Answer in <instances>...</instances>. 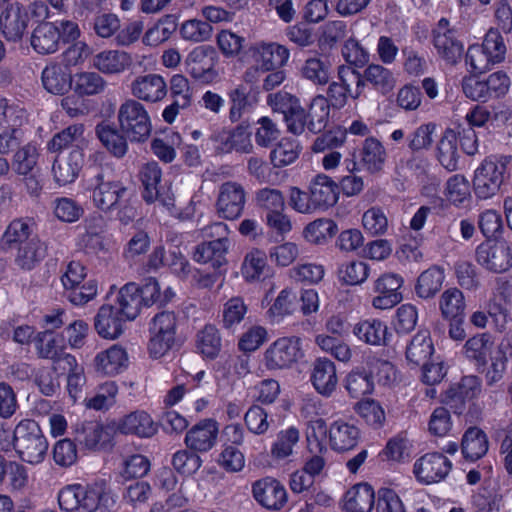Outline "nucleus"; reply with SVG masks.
I'll return each mask as SVG.
<instances>
[{
	"label": "nucleus",
	"mask_w": 512,
	"mask_h": 512,
	"mask_svg": "<svg viewBox=\"0 0 512 512\" xmlns=\"http://www.w3.org/2000/svg\"><path fill=\"white\" fill-rule=\"evenodd\" d=\"M246 57L251 67L245 71L244 81L254 84L261 74L284 67L289 61L290 51L278 42L260 40L249 45Z\"/></svg>",
	"instance_id": "obj_1"
},
{
	"label": "nucleus",
	"mask_w": 512,
	"mask_h": 512,
	"mask_svg": "<svg viewBox=\"0 0 512 512\" xmlns=\"http://www.w3.org/2000/svg\"><path fill=\"white\" fill-rule=\"evenodd\" d=\"M13 446L23 461L38 464L46 456L48 441L36 421L23 419L14 429Z\"/></svg>",
	"instance_id": "obj_2"
},
{
	"label": "nucleus",
	"mask_w": 512,
	"mask_h": 512,
	"mask_svg": "<svg viewBox=\"0 0 512 512\" xmlns=\"http://www.w3.org/2000/svg\"><path fill=\"white\" fill-rule=\"evenodd\" d=\"M121 133L130 142L143 143L151 135L152 121L146 107L136 99H126L117 110Z\"/></svg>",
	"instance_id": "obj_3"
},
{
	"label": "nucleus",
	"mask_w": 512,
	"mask_h": 512,
	"mask_svg": "<svg viewBox=\"0 0 512 512\" xmlns=\"http://www.w3.org/2000/svg\"><path fill=\"white\" fill-rule=\"evenodd\" d=\"M90 193L93 205L107 213L120 207L128 193V188L121 180L101 171L91 180Z\"/></svg>",
	"instance_id": "obj_4"
},
{
	"label": "nucleus",
	"mask_w": 512,
	"mask_h": 512,
	"mask_svg": "<svg viewBox=\"0 0 512 512\" xmlns=\"http://www.w3.org/2000/svg\"><path fill=\"white\" fill-rule=\"evenodd\" d=\"M178 318L174 312L156 314L149 327L148 352L154 359L164 357L176 343Z\"/></svg>",
	"instance_id": "obj_5"
},
{
	"label": "nucleus",
	"mask_w": 512,
	"mask_h": 512,
	"mask_svg": "<svg viewBox=\"0 0 512 512\" xmlns=\"http://www.w3.org/2000/svg\"><path fill=\"white\" fill-rule=\"evenodd\" d=\"M86 276V267L78 261L69 262L61 276L62 286L74 305H84L94 299L98 293L97 281H84Z\"/></svg>",
	"instance_id": "obj_6"
},
{
	"label": "nucleus",
	"mask_w": 512,
	"mask_h": 512,
	"mask_svg": "<svg viewBox=\"0 0 512 512\" xmlns=\"http://www.w3.org/2000/svg\"><path fill=\"white\" fill-rule=\"evenodd\" d=\"M302 357L301 339L297 336H283L266 348L263 361L268 370H283L294 366Z\"/></svg>",
	"instance_id": "obj_7"
},
{
	"label": "nucleus",
	"mask_w": 512,
	"mask_h": 512,
	"mask_svg": "<svg viewBox=\"0 0 512 512\" xmlns=\"http://www.w3.org/2000/svg\"><path fill=\"white\" fill-rule=\"evenodd\" d=\"M507 171L504 158H488L475 170L473 186L477 198L487 200L499 191Z\"/></svg>",
	"instance_id": "obj_8"
},
{
	"label": "nucleus",
	"mask_w": 512,
	"mask_h": 512,
	"mask_svg": "<svg viewBox=\"0 0 512 512\" xmlns=\"http://www.w3.org/2000/svg\"><path fill=\"white\" fill-rule=\"evenodd\" d=\"M206 235H216L219 238L199 244L193 253L194 261L201 264H211L213 268H220L226 263V254L229 248V241L224 235L228 227L222 222H216L205 229Z\"/></svg>",
	"instance_id": "obj_9"
},
{
	"label": "nucleus",
	"mask_w": 512,
	"mask_h": 512,
	"mask_svg": "<svg viewBox=\"0 0 512 512\" xmlns=\"http://www.w3.org/2000/svg\"><path fill=\"white\" fill-rule=\"evenodd\" d=\"M339 81L332 82L328 87V97L332 107L341 109L349 99L357 100L363 93L361 74L348 67H340Z\"/></svg>",
	"instance_id": "obj_10"
},
{
	"label": "nucleus",
	"mask_w": 512,
	"mask_h": 512,
	"mask_svg": "<svg viewBox=\"0 0 512 512\" xmlns=\"http://www.w3.org/2000/svg\"><path fill=\"white\" fill-rule=\"evenodd\" d=\"M214 150L220 154L231 152L250 153L253 149L251 133L247 127L238 125L234 128L216 129L210 136Z\"/></svg>",
	"instance_id": "obj_11"
},
{
	"label": "nucleus",
	"mask_w": 512,
	"mask_h": 512,
	"mask_svg": "<svg viewBox=\"0 0 512 512\" xmlns=\"http://www.w3.org/2000/svg\"><path fill=\"white\" fill-rule=\"evenodd\" d=\"M475 254L477 263L488 271L502 273L512 267V249L505 241H485Z\"/></svg>",
	"instance_id": "obj_12"
},
{
	"label": "nucleus",
	"mask_w": 512,
	"mask_h": 512,
	"mask_svg": "<svg viewBox=\"0 0 512 512\" xmlns=\"http://www.w3.org/2000/svg\"><path fill=\"white\" fill-rule=\"evenodd\" d=\"M268 103L274 111L284 115L290 133L300 135L304 132L306 125H308L307 116L297 98L289 93L279 92L269 95Z\"/></svg>",
	"instance_id": "obj_13"
},
{
	"label": "nucleus",
	"mask_w": 512,
	"mask_h": 512,
	"mask_svg": "<svg viewBox=\"0 0 512 512\" xmlns=\"http://www.w3.org/2000/svg\"><path fill=\"white\" fill-rule=\"evenodd\" d=\"M246 203L244 187L237 182L228 181L219 187L216 211L219 217L235 220L242 215Z\"/></svg>",
	"instance_id": "obj_14"
},
{
	"label": "nucleus",
	"mask_w": 512,
	"mask_h": 512,
	"mask_svg": "<svg viewBox=\"0 0 512 512\" xmlns=\"http://www.w3.org/2000/svg\"><path fill=\"white\" fill-rule=\"evenodd\" d=\"M217 53L211 46L194 47L185 59L188 73L196 80L211 82L217 77Z\"/></svg>",
	"instance_id": "obj_15"
},
{
	"label": "nucleus",
	"mask_w": 512,
	"mask_h": 512,
	"mask_svg": "<svg viewBox=\"0 0 512 512\" xmlns=\"http://www.w3.org/2000/svg\"><path fill=\"white\" fill-rule=\"evenodd\" d=\"M403 284L404 279L399 274H382L374 283L376 296L372 299V306L375 309L387 310L399 304L403 299L400 291Z\"/></svg>",
	"instance_id": "obj_16"
},
{
	"label": "nucleus",
	"mask_w": 512,
	"mask_h": 512,
	"mask_svg": "<svg viewBox=\"0 0 512 512\" xmlns=\"http://www.w3.org/2000/svg\"><path fill=\"white\" fill-rule=\"evenodd\" d=\"M100 490L90 487L89 484L75 483L63 488L58 494V503L62 510L73 511L79 507L93 510L98 504Z\"/></svg>",
	"instance_id": "obj_17"
},
{
	"label": "nucleus",
	"mask_w": 512,
	"mask_h": 512,
	"mask_svg": "<svg viewBox=\"0 0 512 512\" xmlns=\"http://www.w3.org/2000/svg\"><path fill=\"white\" fill-rule=\"evenodd\" d=\"M433 43L438 55L449 64L457 63L463 54L464 46L445 18L439 20L433 31Z\"/></svg>",
	"instance_id": "obj_18"
},
{
	"label": "nucleus",
	"mask_w": 512,
	"mask_h": 512,
	"mask_svg": "<svg viewBox=\"0 0 512 512\" xmlns=\"http://www.w3.org/2000/svg\"><path fill=\"white\" fill-rule=\"evenodd\" d=\"M79 445L88 451L100 452L113 447V436L109 427L98 421L83 423L76 432Z\"/></svg>",
	"instance_id": "obj_19"
},
{
	"label": "nucleus",
	"mask_w": 512,
	"mask_h": 512,
	"mask_svg": "<svg viewBox=\"0 0 512 512\" xmlns=\"http://www.w3.org/2000/svg\"><path fill=\"white\" fill-rule=\"evenodd\" d=\"M311 385L315 391L323 397H331L338 388L337 368L333 361L326 357L315 359L311 366Z\"/></svg>",
	"instance_id": "obj_20"
},
{
	"label": "nucleus",
	"mask_w": 512,
	"mask_h": 512,
	"mask_svg": "<svg viewBox=\"0 0 512 512\" xmlns=\"http://www.w3.org/2000/svg\"><path fill=\"white\" fill-rule=\"evenodd\" d=\"M115 429L123 435L150 438L157 433L158 425L148 412L135 410L120 418Z\"/></svg>",
	"instance_id": "obj_21"
},
{
	"label": "nucleus",
	"mask_w": 512,
	"mask_h": 512,
	"mask_svg": "<svg viewBox=\"0 0 512 512\" xmlns=\"http://www.w3.org/2000/svg\"><path fill=\"white\" fill-rule=\"evenodd\" d=\"M29 17L19 3L7 5L0 14V30L8 41L20 40L28 27Z\"/></svg>",
	"instance_id": "obj_22"
},
{
	"label": "nucleus",
	"mask_w": 512,
	"mask_h": 512,
	"mask_svg": "<svg viewBox=\"0 0 512 512\" xmlns=\"http://www.w3.org/2000/svg\"><path fill=\"white\" fill-rule=\"evenodd\" d=\"M133 59L130 53L120 49H104L92 58V67L98 72L115 76L130 69Z\"/></svg>",
	"instance_id": "obj_23"
},
{
	"label": "nucleus",
	"mask_w": 512,
	"mask_h": 512,
	"mask_svg": "<svg viewBox=\"0 0 512 512\" xmlns=\"http://www.w3.org/2000/svg\"><path fill=\"white\" fill-rule=\"evenodd\" d=\"M167 92V83L159 74L138 76L131 83V94L137 100L147 103H156L163 100Z\"/></svg>",
	"instance_id": "obj_24"
},
{
	"label": "nucleus",
	"mask_w": 512,
	"mask_h": 512,
	"mask_svg": "<svg viewBox=\"0 0 512 512\" xmlns=\"http://www.w3.org/2000/svg\"><path fill=\"white\" fill-rule=\"evenodd\" d=\"M129 356L125 348L114 344L100 351L94 358V368L104 376H116L128 368Z\"/></svg>",
	"instance_id": "obj_25"
},
{
	"label": "nucleus",
	"mask_w": 512,
	"mask_h": 512,
	"mask_svg": "<svg viewBox=\"0 0 512 512\" xmlns=\"http://www.w3.org/2000/svg\"><path fill=\"white\" fill-rule=\"evenodd\" d=\"M328 439L330 447L334 451H349L358 444L360 430L350 421L337 419L329 426Z\"/></svg>",
	"instance_id": "obj_26"
},
{
	"label": "nucleus",
	"mask_w": 512,
	"mask_h": 512,
	"mask_svg": "<svg viewBox=\"0 0 512 512\" xmlns=\"http://www.w3.org/2000/svg\"><path fill=\"white\" fill-rule=\"evenodd\" d=\"M451 469V461L440 453L426 454L414 464V474L418 480H442Z\"/></svg>",
	"instance_id": "obj_27"
},
{
	"label": "nucleus",
	"mask_w": 512,
	"mask_h": 512,
	"mask_svg": "<svg viewBox=\"0 0 512 512\" xmlns=\"http://www.w3.org/2000/svg\"><path fill=\"white\" fill-rule=\"evenodd\" d=\"M375 505V489L368 482H357L344 494L342 509L345 512H371Z\"/></svg>",
	"instance_id": "obj_28"
},
{
	"label": "nucleus",
	"mask_w": 512,
	"mask_h": 512,
	"mask_svg": "<svg viewBox=\"0 0 512 512\" xmlns=\"http://www.w3.org/2000/svg\"><path fill=\"white\" fill-rule=\"evenodd\" d=\"M218 433V423L213 419H205L187 432L185 443L194 451L206 452L216 444Z\"/></svg>",
	"instance_id": "obj_29"
},
{
	"label": "nucleus",
	"mask_w": 512,
	"mask_h": 512,
	"mask_svg": "<svg viewBox=\"0 0 512 512\" xmlns=\"http://www.w3.org/2000/svg\"><path fill=\"white\" fill-rule=\"evenodd\" d=\"M309 191L317 211H325L339 199V188L335 181L325 174L316 175L309 184Z\"/></svg>",
	"instance_id": "obj_30"
},
{
	"label": "nucleus",
	"mask_w": 512,
	"mask_h": 512,
	"mask_svg": "<svg viewBox=\"0 0 512 512\" xmlns=\"http://www.w3.org/2000/svg\"><path fill=\"white\" fill-rule=\"evenodd\" d=\"M242 278L248 283L264 281L271 275L272 269L268 264L265 251L252 248L242 261L240 268Z\"/></svg>",
	"instance_id": "obj_31"
},
{
	"label": "nucleus",
	"mask_w": 512,
	"mask_h": 512,
	"mask_svg": "<svg viewBox=\"0 0 512 512\" xmlns=\"http://www.w3.org/2000/svg\"><path fill=\"white\" fill-rule=\"evenodd\" d=\"M84 162V153L73 149L67 157L56 158L52 165V174L59 186L73 183L79 175Z\"/></svg>",
	"instance_id": "obj_32"
},
{
	"label": "nucleus",
	"mask_w": 512,
	"mask_h": 512,
	"mask_svg": "<svg viewBox=\"0 0 512 512\" xmlns=\"http://www.w3.org/2000/svg\"><path fill=\"white\" fill-rule=\"evenodd\" d=\"M125 320L112 305H103L95 316L94 326L101 338L115 340L123 333Z\"/></svg>",
	"instance_id": "obj_33"
},
{
	"label": "nucleus",
	"mask_w": 512,
	"mask_h": 512,
	"mask_svg": "<svg viewBox=\"0 0 512 512\" xmlns=\"http://www.w3.org/2000/svg\"><path fill=\"white\" fill-rule=\"evenodd\" d=\"M252 491L255 500L267 509L278 510L287 500V492L280 482H254Z\"/></svg>",
	"instance_id": "obj_34"
},
{
	"label": "nucleus",
	"mask_w": 512,
	"mask_h": 512,
	"mask_svg": "<svg viewBox=\"0 0 512 512\" xmlns=\"http://www.w3.org/2000/svg\"><path fill=\"white\" fill-rule=\"evenodd\" d=\"M443 195L446 201L455 208L468 207L472 201L469 180L462 174L452 175L444 185Z\"/></svg>",
	"instance_id": "obj_35"
},
{
	"label": "nucleus",
	"mask_w": 512,
	"mask_h": 512,
	"mask_svg": "<svg viewBox=\"0 0 512 512\" xmlns=\"http://www.w3.org/2000/svg\"><path fill=\"white\" fill-rule=\"evenodd\" d=\"M72 78L68 70L60 64L47 65L41 75L45 90L54 95H64L72 87Z\"/></svg>",
	"instance_id": "obj_36"
},
{
	"label": "nucleus",
	"mask_w": 512,
	"mask_h": 512,
	"mask_svg": "<svg viewBox=\"0 0 512 512\" xmlns=\"http://www.w3.org/2000/svg\"><path fill=\"white\" fill-rule=\"evenodd\" d=\"M353 334L361 342L380 346L386 344L388 327L379 319L369 318L357 322L353 327Z\"/></svg>",
	"instance_id": "obj_37"
},
{
	"label": "nucleus",
	"mask_w": 512,
	"mask_h": 512,
	"mask_svg": "<svg viewBox=\"0 0 512 512\" xmlns=\"http://www.w3.org/2000/svg\"><path fill=\"white\" fill-rule=\"evenodd\" d=\"M436 157L446 170L455 171L458 168L460 152L455 130L449 128L444 131L436 147Z\"/></svg>",
	"instance_id": "obj_38"
},
{
	"label": "nucleus",
	"mask_w": 512,
	"mask_h": 512,
	"mask_svg": "<svg viewBox=\"0 0 512 512\" xmlns=\"http://www.w3.org/2000/svg\"><path fill=\"white\" fill-rule=\"evenodd\" d=\"M445 270L438 265H432L420 273L415 284V293L419 298L431 299L442 288L445 281Z\"/></svg>",
	"instance_id": "obj_39"
},
{
	"label": "nucleus",
	"mask_w": 512,
	"mask_h": 512,
	"mask_svg": "<svg viewBox=\"0 0 512 512\" xmlns=\"http://www.w3.org/2000/svg\"><path fill=\"white\" fill-rule=\"evenodd\" d=\"M142 306L139 287L135 283H127L119 290L115 309L125 321L134 320L139 315Z\"/></svg>",
	"instance_id": "obj_40"
},
{
	"label": "nucleus",
	"mask_w": 512,
	"mask_h": 512,
	"mask_svg": "<svg viewBox=\"0 0 512 512\" xmlns=\"http://www.w3.org/2000/svg\"><path fill=\"white\" fill-rule=\"evenodd\" d=\"M60 43L59 27L56 23L40 24L33 32L31 45L40 54H50L58 50Z\"/></svg>",
	"instance_id": "obj_41"
},
{
	"label": "nucleus",
	"mask_w": 512,
	"mask_h": 512,
	"mask_svg": "<svg viewBox=\"0 0 512 512\" xmlns=\"http://www.w3.org/2000/svg\"><path fill=\"white\" fill-rule=\"evenodd\" d=\"M363 88L366 84L371 85L376 91L387 94L396 85V78L393 72L381 64H369L361 74Z\"/></svg>",
	"instance_id": "obj_42"
},
{
	"label": "nucleus",
	"mask_w": 512,
	"mask_h": 512,
	"mask_svg": "<svg viewBox=\"0 0 512 512\" xmlns=\"http://www.w3.org/2000/svg\"><path fill=\"white\" fill-rule=\"evenodd\" d=\"M300 441V431L295 426L281 429L271 446V456L275 460H284L294 455Z\"/></svg>",
	"instance_id": "obj_43"
},
{
	"label": "nucleus",
	"mask_w": 512,
	"mask_h": 512,
	"mask_svg": "<svg viewBox=\"0 0 512 512\" xmlns=\"http://www.w3.org/2000/svg\"><path fill=\"white\" fill-rule=\"evenodd\" d=\"M481 391V380L477 376H465L456 386L451 387L446 392L445 401L451 406L456 401L461 403L472 401L481 394Z\"/></svg>",
	"instance_id": "obj_44"
},
{
	"label": "nucleus",
	"mask_w": 512,
	"mask_h": 512,
	"mask_svg": "<svg viewBox=\"0 0 512 512\" xmlns=\"http://www.w3.org/2000/svg\"><path fill=\"white\" fill-rule=\"evenodd\" d=\"M139 296L143 306L150 307L154 304L166 305L176 296L171 287L161 290L158 281L155 278L145 279L143 285L139 287Z\"/></svg>",
	"instance_id": "obj_45"
},
{
	"label": "nucleus",
	"mask_w": 512,
	"mask_h": 512,
	"mask_svg": "<svg viewBox=\"0 0 512 512\" xmlns=\"http://www.w3.org/2000/svg\"><path fill=\"white\" fill-rule=\"evenodd\" d=\"M489 447L486 433L478 427H470L462 438V453L466 459L475 461L484 456Z\"/></svg>",
	"instance_id": "obj_46"
},
{
	"label": "nucleus",
	"mask_w": 512,
	"mask_h": 512,
	"mask_svg": "<svg viewBox=\"0 0 512 512\" xmlns=\"http://www.w3.org/2000/svg\"><path fill=\"white\" fill-rule=\"evenodd\" d=\"M162 171L156 162H148L140 170V180L143 185V199L153 203L160 198V182Z\"/></svg>",
	"instance_id": "obj_47"
},
{
	"label": "nucleus",
	"mask_w": 512,
	"mask_h": 512,
	"mask_svg": "<svg viewBox=\"0 0 512 512\" xmlns=\"http://www.w3.org/2000/svg\"><path fill=\"white\" fill-rule=\"evenodd\" d=\"M386 161V150L382 143L374 138L365 139L361 151V163L370 173L382 170Z\"/></svg>",
	"instance_id": "obj_48"
},
{
	"label": "nucleus",
	"mask_w": 512,
	"mask_h": 512,
	"mask_svg": "<svg viewBox=\"0 0 512 512\" xmlns=\"http://www.w3.org/2000/svg\"><path fill=\"white\" fill-rule=\"evenodd\" d=\"M33 221L31 219H15L6 228L1 240L2 249H9L13 245H22L28 242L33 232Z\"/></svg>",
	"instance_id": "obj_49"
},
{
	"label": "nucleus",
	"mask_w": 512,
	"mask_h": 512,
	"mask_svg": "<svg viewBox=\"0 0 512 512\" xmlns=\"http://www.w3.org/2000/svg\"><path fill=\"white\" fill-rule=\"evenodd\" d=\"M219 330L211 324L205 325L196 335V349L206 359H215L221 351Z\"/></svg>",
	"instance_id": "obj_50"
},
{
	"label": "nucleus",
	"mask_w": 512,
	"mask_h": 512,
	"mask_svg": "<svg viewBox=\"0 0 512 512\" xmlns=\"http://www.w3.org/2000/svg\"><path fill=\"white\" fill-rule=\"evenodd\" d=\"M45 255L44 244L33 238L18 246L15 263L23 270H31L44 259Z\"/></svg>",
	"instance_id": "obj_51"
},
{
	"label": "nucleus",
	"mask_w": 512,
	"mask_h": 512,
	"mask_svg": "<svg viewBox=\"0 0 512 512\" xmlns=\"http://www.w3.org/2000/svg\"><path fill=\"white\" fill-rule=\"evenodd\" d=\"M338 232L337 224L328 218H318L305 226L303 238L311 244H325Z\"/></svg>",
	"instance_id": "obj_52"
},
{
	"label": "nucleus",
	"mask_w": 512,
	"mask_h": 512,
	"mask_svg": "<svg viewBox=\"0 0 512 512\" xmlns=\"http://www.w3.org/2000/svg\"><path fill=\"white\" fill-rule=\"evenodd\" d=\"M96 134L101 143L116 157H122L128 149L127 138L121 133L120 129L112 127L110 124L101 123L96 127Z\"/></svg>",
	"instance_id": "obj_53"
},
{
	"label": "nucleus",
	"mask_w": 512,
	"mask_h": 512,
	"mask_svg": "<svg viewBox=\"0 0 512 512\" xmlns=\"http://www.w3.org/2000/svg\"><path fill=\"white\" fill-rule=\"evenodd\" d=\"M434 352V345L427 330H421L413 336L406 349L407 360L419 365L427 361Z\"/></svg>",
	"instance_id": "obj_54"
},
{
	"label": "nucleus",
	"mask_w": 512,
	"mask_h": 512,
	"mask_svg": "<svg viewBox=\"0 0 512 512\" xmlns=\"http://www.w3.org/2000/svg\"><path fill=\"white\" fill-rule=\"evenodd\" d=\"M72 87L78 96H93L104 91L106 81L93 71H82L73 75Z\"/></svg>",
	"instance_id": "obj_55"
},
{
	"label": "nucleus",
	"mask_w": 512,
	"mask_h": 512,
	"mask_svg": "<svg viewBox=\"0 0 512 512\" xmlns=\"http://www.w3.org/2000/svg\"><path fill=\"white\" fill-rule=\"evenodd\" d=\"M466 304L463 293L457 288L446 289L439 298V309L443 318L457 320L462 318Z\"/></svg>",
	"instance_id": "obj_56"
},
{
	"label": "nucleus",
	"mask_w": 512,
	"mask_h": 512,
	"mask_svg": "<svg viewBox=\"0 0 512 512\" xmlns=\"http://www.w3.org/2000/svg\"><path fill=\"white\" fill-rule=\"evenodd\" d=\"M492 348L493 342L490 336L482 333L469 338L465 342L463 353L467 359L474 361L479 366H484L487 363Z\"/></svg>",
	"instance_id": "obj_57"
},
{
	"label": "nucleus",
	"mask_w": 512,
	"mask_h": 512,
	"mask_svg": "<svg viewBox=\"0 0 512 512\" xmlns=\"http://www.w3.org/2000/svg\"><path fill=\"white\" fill-rule=\"evenodd\" d=\"M296 298L297 295L292 288L282 289L266 312L270 322L280 323L285 317L292 315L295 311Z\"/></svg>",
	"instance_id": "obj_58"
},
{
	"label": "nucleus",
	"mask_w": 512,
	"mask_h": 512,
	"mask_svg": "<svg viewBox=\"0 0 512 512\" xmlns=\"http://www.w3.org/2000/svg\"><path fill=\"white\" fill-rule=\"evenodd\" d=\"M413 454V443L405 435L391 438L380 453L383 460L394 463L408 461Z\"/></svg>",
	"instance_id": "obj_59"
},
{
	"label": "nucleus",
	"mask_w": 512,
	"mask_h": 512,
	"mask_svg": "<svg viewBox=\"0 0 512 512\" xmlns=\"http://www.w3.org/2000/svg\"><path fill=\"white\" fill-rule=\"evenodd\" d=\"M117 394V384L114 381H107L98 386L92 396L84 399V405L96 411L107 410L115 404Z\"/></svg>",
	"instance_id": "obj_60"
},
{
	"label": "nucleus",
	"mask_w": 512,
	"mask_h": 512,
	"mask_svg": "<svg viewBox=\"0 0 512 512\" xmlns=\"http://www.w3.org/2000/svg\"><path fill=\"white\" fill-rule=\"evenodd\" d=\"M354 411L368 426L373 428H380L385 423V410L375 399L364 398L358 401L354 406Z\"/></svg>",
	"instance_id": "obj_61"
},
{
	"label": "nucleus",
	"mask_w": 512,
	"mask_h": 512,
	"mask_svg": "<svg viewBox=\"0 0 512 512\" xmlns=\"http://www.w3.org/2000/svg\"><path fill=\"white\" fill-rule=\"evenodd\" d=\"M84 125L73 124L55 134L47 144L50 152H59L70 145L79 146L84 143Z\"/></svg>",
	"instance_id": "obj_62"
},
{
	"label": "nucleus",
	"mask_w": 512,
	"mask_h": 512,
	"mask_svg": "<svg viewBox=\"0 0 512 512\" xmlns=\"http://www.w3.org/2000/svg\"><path fill=\"white\" fill-rule=\"evenodd\" d=\"M38 158V146L34 143H27L15 152L12 168L18 175L28 176L36 167Z\"/></svg>",
	"instance_id": "obj_63"
},
{
	"label": "nucleus",
	"mask_w": 512,
	"mask_h": 512,
	"mask_svg": "<svg viewBox=\"0 0 512 512\" xmlns=\"http://www.w3.org/2000/svg\"><path fill=\"white\" fill-rule=\"evenodd\" d=\"M302 147L299 141L283 138L271 151V162L275 167H285L299 157Z\"/></svg>",
	"instance_id": "obj_64"
}]
</instances>
